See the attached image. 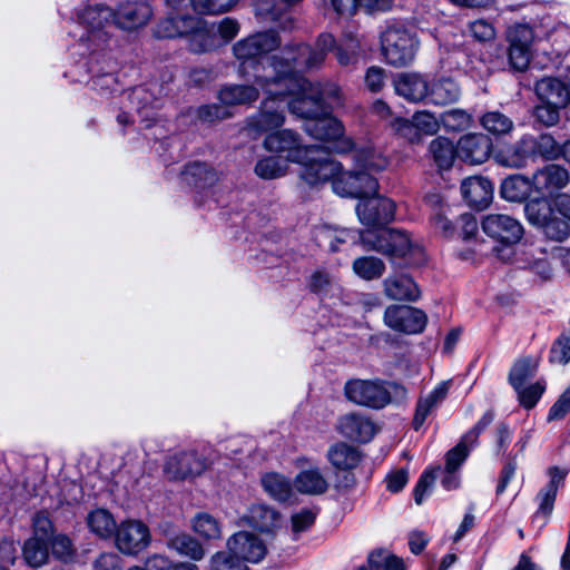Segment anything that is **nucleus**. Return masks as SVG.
Returning <instances> with one entry per match:
<instances>
[{"instance_id":"nucleus-1","label":"nucleus","mask_w":570,"mask_h":570,"mask_svg":"<svg viewBox=\"0 0 570 570\" xmlns=\"http://www.w3.org/2000/svg\"><path fill=\"white\" fill-rule=\"evenodd\" d=\"M279 63L281 61L275 60L265 66L263 72L256 75V83L273 96H294L288 102V108L294 115L311 121L324 114L326 99L338 97L337 86L314 85L302 77H288V70L278 71Z\"/></svg>"},{"instance_id":"nucleus-2","label":"nucleus","mask_w":570,"mask_h":570,"mask_svg":"<svg viewBox=\"0 0 570 570\" xmlns=\"http://www.w3.org/2000/svg\"><path fill=\"white\" fill-rule=\"evenodd\" d=\"M266 150L285 154L288 161L303 166L301 177L311 186L326 183L340 171V164L331 158L324 146H303L299 136L289 129L278 130L266 136Z\"/></svg>"},{"instance_id":"nucleus-3","label":"nucleus","mask_w":570,"mask_h":570,"mask_svg":"<svg viewBox=\"0 0 570 570\" xmlns=\"http://www.w3.org/2000/svg\"><path fill=\"white\" fill-rule=\"evenodd\" d=\"M214 2L212 1V9L206 14H212ZM199 16H177L164 19L157 26V35L163 38L187 37L190 51L195 53L207 52L214 42L212 23L206 21L200 13L195 10Z\"/></svg>"},{"instance_id":"nucleus-4","label":"nucleus","mask_w":570,"mask_h":570,"mask_svg":"<svg viewBox=\"0 0 570 570\" xmlns=\"http://www.w3.org/2000/svg\"><path fill=\"white\" fill-rule=\"evenodd\" d=\"M352 158L360 170L342 173L340 168V171L331 178L334 191L341 196L362 199L375 195L379 183L367 170L379 169L381 166L375 164L373 154L368 150L353 151ZM338 164L343 167L341 163Z\"/></svg>"},{"instance_id":"nucleus-5","label":"nucleus","mask_w":570,"mask_h":570,"mask_svg":"<svg viewBox=\"0 0 570 570\" xmlns=\"http://www.w3.org/2000/svg\"><path fill=\"white\" fill-rule=\"evenodd\" d=\"M335 48V38L331 33H321L314 47L299 43L293 47H286L279 56H273L267 59V65L275 60L281 61L278 71H286L288 77H297L295 71L309 70L321 67L327 53Z\"/></svg>"},{"instance_id":"nucleus-6","label":"nucleus","mask_w":570,"mask_h":570,"mask_svg":"<svg viewBox=\"0 0 570 570\" xmlns=\"http://www.w3.org/2000/svg\"><path fill=\"white\" fill-rule=\"evenodd\" d=\"M114 10L105 6L88 7L79 13L78 19L85 29L79 46L82 53L94 55L104 51L109 42V28L114 24Z\"/></svg>"},{"instance_id":"nucleus-7","label":"nucleus","mask_w":570,"mask_h":570,"mask_svg":"<svg viewBox=\"0 0 570 570\" xmlns=\"http://www.w3.org/2000/svg\"><path fill=\"white\" fill-rule=\"evenodd\" d=\"M419 46L416 36L402 27H387L381 36L382 55L389 65L396 68L413 62Z\"/></svg>"},{"instance_id":"nucleus-8","label":"nucleus","mask_w":570,"mask_h":570,"mask_svg":"<svg viewBox=\"0 0 570 570\" xmlns=\"http://www.w3.org/2000/svg\"><path fill=\"white\" fill-rule=\"evenodd\" d=\"M344 394L354 404L376 410L391 402V394L380 380H348L344 386Z\"/></svg>"},{"instance_id":"nucleus-9","label":"nucleus","mask_w":570,"mask_h":570,"mask_svg":"<svg viewBox=\"0 0 570 570\" xmlns=\"http://www.w3.org/2000/svg\"><path fill=\"white\" fill-rule=\"evenodd\" d=\"M281 40L274 31L257 32L235 43L233 47L234 55L238 60L246 62L252 59L261 58L255 67L256 75L263 72V68L267 66V59L273 57H263L265 53L271 52L278 48Z\"/></svg>"},{"instance_id":"nucleus-10","label":"nucleus","mask_w":570,"mask_h":570,"mask_svg":"<svg viewBox=\"0 0 570 570\" xmlns=\"http://www.w3.org/2000/svg\"><path fill=\"white\" fill-rule=\"evenodd\" d=\"M360 238L367 249L376 250L392 258L405 257L412 248L410 236L399 229L361 233Z\"/></svg>"},{"instance_id":"nucleus-11","label":"nucleus","mask_w":570,"mask_h":570,"mask_svg":"<svg viewBox=\"0 0 570 570\" xmlns=\"http://www.w3.org/2000/svg\"><path fill=\"white\" fill-rule=\"evenodd\" d=\"M148 527L139 520H127L119 524L115 532L118 550L125 554L136 556L150 543Z\"/></svg>"},{"instance_id":"nucleus-12","label":"nucleus","mask_w":570,"mask_h":570,"mask_svg":"<svg viewBox=\"0 0 570 570\" xmlns=\"http://www.w3.org/2000/svg\"><path fill=\"white\" fill-rule=\"evenodd\" d=\"M534 195L559 197V193L570 183V173L558 164L538 168L531 176Z\"/></svg>"},{"instance_id":"nucleus-13","label":"nucleus","mask_w":570,"mask_h":570,"mask_svg":"<svg viewBox=\"0 0 570 570\" xmlns=\"http://www.w3.org/2000/svg\"><path fill=\"white\" fill-rule=\"evenodd\" d=\"M384 322L394 331L417 334L425 328L428 317L419 308L406 305H391L385 309Z\"/></svg>"},{"instance_id":"nucleus-14","label":"nucleus","mask_w":570,"mask_h":570,"mask_svg":"<svg viewBox=\"0 0 570 570\" xmlns=\"http://www.w3.org/2000/svg\"><path fill=\"white\" fill-rule=\"evenodd\" d=\"M509 41L508 58L512 69L517 71H524L531 60V43L533 40V32L530 27L525 24H517L508 30L507 35Z\"/></svg>"},{"instance_id":"nucleus-15","label":"nucleus","mask_w":570,"mask_h":570,"mask_svg":"<svg viewBox=\"0 0 570 570\" xmlns=\"http://www.w3.org/2000/svg\"><path fill=\"white\" fill-rule=\"evenodd\" d=\"M356 213L363 225L382 226L393 220L395 204L390 198L372 195L358 202Z\"/></svg>"},{"instance_id":"nucleus-16","label":"nucleus","mask_w":570,"mask_h":570,"mask_svg":"<svg viewBox=\"0 0 570 570\" xmlns=\"http://www.w3.org/2000/svg\"><path fill=\"white\" fill-rule=\"evenodd\" d=\"M483 232L503 244H515L523 236L521 223L512 216L504 214H489L482 220Z\"/></svg>"},{"instance_id":"nucleus-17","label":"nucleus","mask_w":570,"mask_h":570,"mask_svg":"<svg viewBox=\"0 0 570 570\" xmlns=\"http://www.w3.org/2000/svg\"><path fill=\"white\" fill-rule=\"evenodd\" d=\"M338 433L355 442H370L377 432L375 423L366 415L352 412L342 415L336 424Z\"/></svg>"},{"instance_id":"nucleus-18","label":"nucleus","mask_w":570,"mask_h":570,"mask_svg":"<svg viewBox=\"0 0 570 570\" xmlns=\"http://www.w3.org/2000/svg\"><path fill=\"white\" fill-rule=\"evenodd\" d=\"M492 139L484 134L463 135L456 145L460 159L471 165L487 161L492 153Z\"/></svg>"},{"instance_id":"nucleus-19","label":"nucleus","mask_w":570,"mask_h":570,"mask_svg":"<svg viewBox=\"0 0 570 570\" xmlns=\"http://www.w3.org/2000/svg\"><path fill=\"white\" fill-rule=\"evenodd\" d=\"M150 6L145 1H127L114 11V24L122 30H135L145 26L151 18Z\"/></svg>"},{"instance_id":"nucleus-20","label":"nucleus","mask_w":570,"mask_h":570,"mask_svg":"<svg viewBox=\"0 0 570 570\" xmlns=\"http://www.w3.org/2000/svg\"><path fill=\"white\" fill-rule=\"evenodd\" d=\"M205 468V460L191 451L169 456L164 471L169 479L183 480L200 474Z\"/></svg>"},{"instance_id":"nucleus-21","label":"nucleus","mask_w":570,"mask_h":570,"mask_svg":"<svg viewBox=\"0 0 570 570\" xmlns=\"http://www.w3.org/2000/svg\"><path fill=\"white\" fill-rule=\"evenodd\" d=\"M228 552L243 561L259 562L266 554V547L256 535L242 531L234 534L227 542Z\"/></svg>"},{"instance_id":"nucleus-22","label":"nucleus","mask_w":570,"mask_h":570,"mask_svg":"<svg viewBox=\"0 0 570 570\" xmlns=\"http://www.w3.org/2000/svg\"><path fill=\"white\" fill-rule=\"evenodd\" d=\"M259 112L249 121V127L257 131H268L278 128L284 122L281 96L267 94Z\"/></svg>"},{"instance_id":"nucleus-23","label":"nucleus","mask_w":570,"mask_h":570,"mask_svg":"<svg viewBox=\"0 0 570 570\" xmlns=\"http://www.w3.org/2000/svg\"><path fill=\"white\" fill-rule=\"evenodd\" d=\"M534 91L541 102L566 108L570 102V88L562 80L546 77L535 82Z\"/></svg>"},{"instance_id":"nucleus-24","label":"nucleus","mask_w":570,"mask_h":570,"mask_svg":"<svg viewBox=\"0 0 570 570\" xmlns=\"http://www.w3.org/2000/svg\"><path fill=\"white\" fill-rule=\"evenodd\" d=\"M461 193L468 204L476 209H483L492 200L493 186L484 177H469L461 184Z\"/></svg>"},{"instance_id":"nucleus-25","label":"nucleus","mask_w":570,"mask_h":570,"mask_svg":"<svg viewBox=\"0 0 570 570\" xmlns=\"http://www.w3.org/2000/svg\"><path fill=\"white\" fill-rule=\"evenodd\" d=\"M384 294L393 301L414 302L421 296V291L414 279L407 274H393L383 282Z\"/></svg>"},{"instance_id":"nucleus-26","label":"nucleus","mask_w":570,"mask_h":570,"mask_svg":"<svg viewBox=\"0 0 570 570\" xmlns=\"http://www.w3.org/2000/svg\"><path fill=\"white\" fill-rule=\"evenodd\" d=\"M395 92L411 102L428 100L429 81L419 73H401L394 80Z\"/></svg>"},{"instance_id":"nucleus-27","label":"nucleus","mask_w":570,"mask_h":570,"mask_svg":"<svg viewBox=\"0 0 570 570\" xmlns=\"http://www.w3.org/2000/svg\"><path fill=\"white\" fill-rule=\"evenodd\" d=\"M449 392V383H440L428 395L421 396L417 400L415 413L413 416L412 425L414 430H420L425 420L433 411L444 401Z\"/></svg>"},{"instance_id":"nucleus-28","label":"nucleus","mask_w":570,"mask_h":570,"mask_svg":"<svg viewBox=\"0 0 570 570\" xmlns=\"http://www.w3.org/2000/svg\"><path fill=\"white\" fill-rule=\"evenodd\" d=\"M305 130L320 140H336L343 136L344 128L341 121L324 111L305 124Z\"/></svg>"},{"instance_id":"nucleus-29","label":"nucleus","mask_w":570,"mask_h":570,"mask_svg":"<svg viewBox=\"0 0 570 570\" xmlns=\"http://www.w3.org/2000/svg\"><path fill=\"white\" fill-rule=\"evenodd\" d=\"M500 194L509 202H524L534 194L532 179L520 174L510 175L502 180Z\"/></svg>"},{"instance_id":"nucleus-30","label":"nucleus","mask_w":570,"mask_h":570,"mask_svg":"<svg viewBox=\"0 0 570 570\" xmlns=\"http://www.w3.org/2000/svg\"><path fill=\"white\" fill-rule=\"evenodd\" d=\"M428 156L440 170H448L452 167L458 151L449 138L439 136L429 144Z\"/></svg>"},{"instance_id":"nucleus-31","label":"nucleus","mask_w":570,"mask_h":570,"mask_svg":"<svg viewBox=\"0 0 570 570\" xmlns=\"http://www.w3.org/2000/svg\"><path fill=\"white\" fill-rule=\"evenodd\" d=\"M327 459L335 469L352 470L361 462L362 454L356 448L338 442L330 448Z\"/></svg>"},{"instance_id":"nucleus-32","label":"nucleus","mask_w":570,"mask_h":570,"mask_svg":"<svg viewBox=\"0 0 570 570\" xmlns=\"http://www.w3.org/2000/svg\"><path fill=\"white\" fill-rule=\"evenodd\" d=\"M460 89L450 78H441L429 82L428 101L436 106L455 102L459 99Z\"/></svg>"},{"instance_id":"nucleus-33","label":"nucleus","mask_w":570,"mask_h":570,"mask_svg":"<svg viewBox=\"0 0 570 570\" xmlns=\"http://www.w3.org/2000/svg\"><path fill=\"white\" fill-rule=\"evenodd\" d=\"M247 522L262 532L273 531L279 522V513L265 504H254L246 515Z\"/></svg>"},{"instance_id":"nucleus-34","label":"nucleus","mask_w":570,"mask_h":570,"mask_svg":"<svg viewBox=\"0 0 570 570\" xmlns=\"http://www.w3.org/2000/svg\"><path fill=\"white\" fill-rule=\"evenodd\" d=\"M532 148V141L529 138H522L513 146L499 153L495 156L497 161L509 168H522L525 166L529 158L530 150Z\"/></svg>"},{"instance_id":"nucleus-35","label":"nucleus","mask_w":570,"mask_h":570,"mask_svg":"<svg viewBox=\"0 0 570 570\" xmlns=\"http://www.w3.org/2000/svg\"><path fill=\"white\" fill-rule=\"evenodd\" d=\"M551 197L535 195V197L528 200L524 206V213L528 222L541 228L542 225L556 213L551 202Z\"/></svg>"},{"instance_id":"nucleus-36","label":"nucleus","mask_w":570,"mask_h":570,"mask_svg":"<svg viewBox=\"0 0 570 570\" xmlns=\"http://www.w3.org/2000/svg\"><path fill=\"white\" fill-rule=\"evenodd\" d=\"M294 487L301 493L317 495L326 492L328 483L318 469H308L296 475Z\"/></svg>"},{"instance_id":"nucleus-37","label":"nucleus","mask_w":570,"mask_h":570,"mask_svg":"<svg viewBox=\"0 0 570 570\" xmlns=\"http://www.w3.org/2000/svg\"><path fill=\"white\" fill-rule=\"evenodd\" d=\"M538 367L539 357L537 356H523L518 358L509 372V383L513 389H519L521 385H524L527 380L535 375Z\"/></svg>"},{"instance_id":"nucleus-38","label":"nucleus","mask_w":570,"mask_h":570,"mask_svg":"<svg viewBox=\"0 0 570 570\" xmlns=\"http://www.w3.org/2000/svg\"><path fill=\"white\" fill-rule=\"evenodd\" d=\"M218 98L225 105H243L255 101L258 90L254 86H226L219 90Z\"/></svg>"},{"instance_id":"nucleus-39","label":"nucleus","mask_w":570,"mask_h":570,"mask_svg":"<svg viewBox=\"0 0 570 570\" xmlns=\"http://www.w3.org/2000/svg\"><path fill=\"white\" fill-rule=\"evenodd\" d=\"M262 485L277 501L285 502L292 495V483L278 473H266L262 478Z\"/></svg>"},{"instance_id":"nucleus-40","label":"nucleus","mask_w":570,"mask_h":570,"mask_svg":"<svg viewBox=\"0 0 570 570\" xmlns=\"http://www.w3.org/2000/svg\"><path fill=\"white\" fill-rule=\"evenodd\" d=\"M87 521L90 530L102 539L110 538L117 530L114 517L105 509L92 511Z\"/></svg>"},{"instance_id":"nucleus-41","label":"nucleus","mask_w":570,"mask_h":570,"mask_svg":"<svg viewBox=\"0 0 570 570\" xmlns=\"http://www.w3.org/2000/svg\"><path fill=\"white\" fill-rule=\"evenodd\" d=\"M367 563L368 568H360L358 570H405L402 559L383 549L371 552Z\"/></svg>"},{"instance_id":"nucleus-42","label":"nucleus","mask_w":570,"mask_h":570,"mask_svg":"<svg viewBox=\"0 0 570 570\" xmlns=\"http://www.w3.org/2000/svg\"><path fill=\"white\" fill-rule=\"evenodd\" d=\"M353 271L363 279L372 281L380 278L383 275L385 264L377 257L363 256L353 262Z\"/></svg>"},{"instance_id":"nucleus-43","label":"nucleus","mask_w":570,"mask_h":570,"mask_svg":"<svg viewBox=\"0 0 570 570\" xmlns=\"http://www.w3.org/2000/svg\"><path fill=\"white\" fill-rule=\"evenodd\" d=\"M48 544L45 538L32 537L23 546V557L31 567L42 566L48 558Z\"/></svg>"},{"instance_id":"nucleus-44","label":"nucleus","mask_w":570,"mask_h":570,"mask_svg":"<svg viewBox=\"0 0 570 570\" xmlns=\"http://www.w3.org/2000/svg\"><path fill=\"white\" fill-rule=\"evenodd\" d=\"M287 163L277 157L268 156L257 161L255 173L263 179H276L287 173Z\"/></svg>"},{"instance_id":"nucleus-45","label":"nucleus","mask_w":570,"mask_h":570,"mask_svg":"<svg viewBox=\"0 0 570 570\" xmlns=\"http://www.w3.org/2000/svg\"><path fill=\"white\" fill-rule=\"evenodd\" d=\"M183 180L195 187H204L212 179L209 167L200 161H193L185 167Z\"/></svg>"},{"instance_id":"nucleus-46","label":"nucleus","mask_w":570,"mask_h":570,"mask_svg":"<svg viewBox=\"0 0 570 570\" xmlns=\"http://www.w3.org/2000/svg\"><path fill=\"white\" fill-rule=\"evenodd\" d=\"M360 49L361 47L358 40L348 37L340 45L335 43L333 51H335L337 62L343 67H347L355 65L358 61Z\"/></svg>"},{"instance_id":"nucleus-47","label":"nucleus","mask_w":570,"mask_h":570,"mask_svg":"<svg viewBox=\"0 0 570 570\" xmlns=\"http://www.w3.org/2000/svg\"><path fill=\"white\" fill-rule=\"evenodd\" d=\"M170 548L181 556L199 560L204 556L202 546L188 534H178L170 540Z\"/></svg>"},{"instance_id":"nucleus-48","label":"nucleus","mask_w":570,"mask_h":570,"mask_svg":"<svg viewBox=\"0 0 570 570\" xmlns=\"http://www.w3.org/2000/svg\"><path fill=\"white\" fill-rule=\"evenodd\" d=\"M542 233L551 240L563 242L570 236L569 220L559 217L556 213L540 228Z\"/></svg>"},{"instance_id":"nucleus-49","label":"nucleus","mask_w":570,"mask_h":570,"mask_svg":"<svg viewBox=\"0 0 570 570\" xmlns=\"http://www.w3.org/2000/svg\"><path fill=\"white\" fill-rule=\"evenodd\" d=\"M481 124L493 135H505L513 129L512 120L499 111H490L483 115Z\"/></svg>"},{"instance_id":"nucleus-50","label":"nucleus","mask_w":570,"mask_h":570,"mask_svg":"<svg viewBox=\"0 0 570 570\" xmlns=\"http://www.w3.org/2000/svg\"><path fill=\"white\" fill-rule=\"evenodd\" d=\"M518 394V400L524 409H532L538 401L541 399L546 391V381L539 380L528 386L521 385L519 389H514Z\"/></svg>"},{"instance_id":"nucleus-51","label":"nucleus","mask_w":570,"mask_h":570,"mask_svg":"<svg viewBox=\"0 0 570 570\" xmlns=\"http://www.w3.org/2000/svg\"><path fill=\"white\" fill-rule=\"evenodd\" d=\"M441 124L446 130L461 131L471 126L472 117L462 109H452L442 114Z\"/></svg>"},{"instance_id":"nucleus-52","label":"nucleus","mask_w":570,"mask_h":570,"mask_svg":"<svg viewBox=\"0 0 570 570\" xmlns=\"http://www.w3.org/2000/svg\"><path fill=\"white\" fill-rule=\"evenodd\" d=\"M560 107L541 102L533 109V116L535 121L540 122L544 127L556 126L560 120Z\"/></svg>"},{"instance_id":"nucleus-53","label":"nucleus","mask_w":570,"mask_h":570,"mask_svg":"<svg viewBox=\"0 0 570 570\" xmlns=\"http://www.w3.org/2000/svg\"><path fill=\"white\" fill-rule=\"evenodd\" d=\"M535 148L540 156L547 160L559 159L560 144L550 134H542L538 137Z\"/></svg>"},{"instance_id":"nucleus-54","label":"nucleus","mask_w":570,"mask_h":570,"mask_svg":"<svg viewBox=\"0 0 570 570\" xmlns=\"http://www.w3.org/2000/svg\"><path fill=\"white\" fill-rule=\"evenodd\" d=\"M412 120L421 135H434L440 129L441 119L438 120L430 111H416L412 116Z\"/></svg>"},{"instance_id":"nucleus-55","label":"nucleus","mask_w":570,"mask_h":570,"mask_svg":"<svg viewBox=\"0 0 570 570\" xmlns=\"http://www.w3.org/2000/svg\"><path fill=\"white\" fill-rule=\"evenodd\" d=\"M316 513L311 509H302L291 518L292 532L294 539H297L302 532L307 531L315 522Z\"/></svg>"},{"instance_id":"nucleus-56","label":"nucleus","mask_w":570,"mask_h":570,"mask_svg":"<svg viewBox=\"0 0 570 570\" xmlns=\"http://www.w3.org/2000/svg\"><path fill=\"white\" fill-rule=\"evenodd\" d=\"M550 362L562 365L570 362V337L561 336L553 343L550 351Z\"/></svg>"},{"instance_id":"nucleus-57","label":"nucleus","mask_w":570,"mask_h":570,"mask_svg":"<svg viewBox=\"0 0 570 570\" xmlns=\"http://www.w3.org/2000/svg\"><path fill=\"white\" fill-rule=\"evenodd\" d=\"M393 129L412 144L420 142L422 135L412 119L399 118L393 122Z\"/></svg>"},{"instance_id":"nucleus-58","label":"nucleus","mask_w":570,"mask_h":570,"mask_svg":"<svg viewBox=\"0 0 570 570\" xmlns=\"http://www.w3.org/2000/svg\"><path fill=\"white\" fill-rule=\"evenodd\" d=\"M558 490L552 484H546V487L538 493L537 499L539 501V508L537 513L543 514L544 517L549 515L554 505L556 497Z\"/></svg>"},{"instance_id":"nucleus-59","label":"nucleus","mask_w":570,"mask_h":570,"mask_svg":"<svg viewBox=\"0 0 570 570\" xmlns=\"http://www.w3.org/2000/svg\"><path fill=\"white\" fill-rule=\"evenodd\" d=\"M492 420L493 414L490 412L485 413L478 423L462 436L459 443H463V448H468L470 450L476 443L480 433L492 422Z\"/></svg>"},{"instance_id":"nucleus-60","label":"nucleus","mask_w":570,"mask_h":570,"mask_svg":"<svg viewBox=\"0 0 570 570\" xmlns=\"http://www.w3.org/2000/svg\"><path fill=\"white\" fill-rule=\"evenodd\" d=\"M472 37L481 42L491 41L495 38L494 27L487 20L480 19L469 24Z\"/></svg>"},{"instance_id":"nucleus-61","label":"nucleus","mask_w":570,"mask_h":570,"mask_svg":"<svg viewBox=\"0 0 570 570\" xmlns=\"http://www.w3.org/2000/svg\"><path fill=\"white\" fill-rule=\"evenodd\" d=\"M469 455V449L463 448V443H458L445 456V472H456L460 465Z\"/></svg>"},{"instance_id":"nucleus-62","label":"nucleus","mask_w":570,"mask_h":570,"mask_svg":"<svg viewBox=\"0 0 570 570\" xmlns=\"http://www.w3.org/2000/svg\"><path fill=\"white\" fill-rule=\"evenodd\" d=\"M570 412V385L550 407L548 421L563 419Z\"/></svg>"},{"instance_id":"nucleus-63","label":"nucleus","mask_w":570,"mask_h":570,"mask_svg":"<svg viewBox=\"0 0 570 570\" xmlns=\"http://www.w3.org/2000/svg\"><path fill=\"white\" fill-rule=\"evenodd\" d=\"M385 83V71L381 67H370L365 73V85L372 92H379Z\"/></svg>"},{"instance_id":"nucleus-64","label":"nucleus","mask_w":570,"mask_h":570,"mask_svg":"<svg viewBox=\"0 0 570 570\" xmlns=\"http://www.w3.org/2000/svg\"><path fill=\"white\" fill-rule=\"evenodd\" d=\"M216 570H249V568L239 557L228 552V556H216Z\"/></svg>"}]
</instances>
